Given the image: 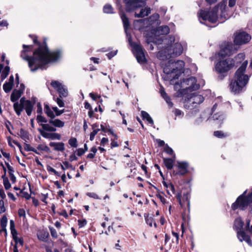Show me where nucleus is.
<instances>
[{"label":"nucleus","instance_id":"1","mask_svg":"<svg viewBox=\"0 0 252 252\" xmlns=\"http://www.w3.org/2000/svg\"><path fill=\"white\" fill-rule=\"evenodd\" d=\"M21 57L27 61L29 66L32 71H35L38 69H44L45 66L51 62L58 61L61 57L60 51L49 52L46 47H40L34 52L32 57L28 56L27 53L32 50L31 46L23 45Z\"/></svg>","mask_w":252,"mask_h":252},{"label":"nucleus","instance_id":"2","mask_svg":"<svg viewBox=\"0 0 252 252\" xmlns=\"http://www.w3.org/2000/svg\"><path fill=\"white\" fill-rule=\"evenodd\" d=\"M226 1H222L216 5L211 11L201 10L198 15L200 22L202 23L201 19L204 21L208 20L211 23H216L219 19L220 22H223L229 18L231 12L226 6Z\"/></svg>","mask_w":252,"mask_h":252},{"label":"nucleus","instance_id":"3","mask_svg":"<svg viewBox=\"0 0 252 252\" xmlns=\"http://www.w3.org/2000/svg\"><path fill=\"white\" fill-rule=\"evenodd\" d=\"M248 61L243 62L235 72L234 80L230 84V89L235 94L239 93L246 86L249 80V76L245 73Z\"/></svg>","mask_w":252,"mask_h":252},{"label":"nucleus","instance_id":"4","mask_svg":"<svg viewBox=\"0 0 252 252\" xmlns=\"http://www.w3.org/2000/svg\"><path fill=\"white\" fill-rule=\"evenodd\" d=\"M183 50V47L180 43L171 44L165 46L164 49L159 51L157 54V57L160 60H169L171 58H175L181 55Z\"/></svg>","mask_w":252,"mask_h":252},{"label":"nucleus","instance_id":"5","mask_svg":"<svg viewBox=\"0 0 252 252\" xmlns=\"http://www.w3.org/2000/svg\"><path fill=\"white\" fill-rule=\"evenodd\" d=\"M185 63L183 61H178L176 62H171L169 60L163 67L164 73L169 75L171 80L178 79L180 75L183 72Z\"/></svg>","mask_w":252,"mask_h":252},{"label":"nucleus","instance_id":"6","mask_svg":"<svg viewBox=\"0 0 252 252\" xmlns=\"http://www.w3.org/2000/svg\"><path fill=\"white\" fill-rule=\"evenodd\" d=\"M204 101V97L200 94L195 93L188 95L185 99L184 106L187 109H192Z\"/></svg>","mask_w":252,"mask_h":252},{"label":"nucleus","instance_id":"7","mask_svg":"<svg viewBox=\"0 0 252 252\" xmlns=\"http://www.w3.org/2000/svg\"><path fill=\"white\" fill-rule=\"evenodd\" d=\"M235 66L234 61L232 59H227L219 61L215 66L216 71L223 74Z\"/></svg>","mask_w":252,"mask_h":252},{"label":"nucleus","instance_id":"8","mask_svg":"<svg viewBox=\"0 0 252 252\" xmlns=\"http://www.w3.org/2000/svg\"><path fill=\"white\" fill-rule=\"evenodd\" d=\"M128 41L132 47V51L135 55L137 61L139 63H144L146 62V58L142 47L138 44L132 43L130 37H128Z\"/></svg>","mask_w":252,"mask_h":252},{"label":"nucleus","instance_id":"9","mask_svg":"<svg viewBox=\"0 0 252 252\" xmlns=\"http://www.w3.org/2000/svg\"><path fill=\"white\" fill-rule=\"evenodd\" d=\"M237 50L236 48L231 43H224L221 45V49L219 52V56L221 57L229 56L234 53Z\"/></svg>","mask_w":252,"mask_h":252},{"label":"nucleus","instance_id":"10","mask_svg":"<svg viewBox=\"0 0 252 252\" xmlns=\"http://www.w3.org/2000/svg\"><path fill=\"white\" fill-rule=\"evenodd\" d=\"M182 86L187 91H192L198 90L200 85L196 83V80L194 77L189 78L183 81Z\"/></svg>","mask_w":252,"mask_h":252},{"label":"nucleus","instance_id":"11","mask_svg":"<svg viewBox=\"0 0 252 252\" xmlns=\"http://www.w3.org/2000/svg\"><path fill=\"white\" fill-rule=\"evenodd\" d=\"M251 39V36L245 32L236 33L234 42L236 45H242L248 43Z\"/></svg>","mask_w":252,"mask_h":252},{"label":"nucleus","instance_id":"12","mask_svg":"<svg viewBox=\"0 0 252 252\" xmlns=\"http://www.w3.org/2000/svg\"><path fill=\"white\" fill-rule=\"evenodd\" d=\"M147 0H124L126 8L128 11L135 10L144 4Z\"/></svg>","mask_w":252,"mask_h":252},{"label":"nucleus","instance_id":"13","mask_svg":"<svg viewBox=\"0 0 252 252\" xmlns=\"http://www.w3.org/2000/svg\"><path fill=\"white\" fill-rule=\"evenodd\" d=\"M51 85L60 94V97H66L68 94V91L64 86L57 81H52Z\"/></svg>","mask_w":252,"mask_h":252},{"label":"nucleus","instance_id":"14","mask_svg":"<svg viewBox=\"0 0 252 252\" xmlns=\"http://www.w3.org/2000/svg\"><path fill=\"white\" fill-rule=\"evenodd\" d=\"M176 167L177 168V171L176 174L183 175L188 172L189 164L185 161H177Z\"/></svg>","mask_w":252,"mask_h":252},{"label":"nucleus","instance_id":"15","mask_svg":"<svg viewBox=\"0 0 252 252\" xmlns=\"http://www.w3.org/2000/svg\"><path fill=\"white\" fill-rule=\"evenodd\" d=\"M20 102L23 104L24 109H25L27 115L30 116L32 111L33 103L30 100H25L23 97L21 98Z\"/></svg>","mask_w":252,"mask_h":252},{"label":"nucleus","instance_id":"16","mask_svg":"<svg viewBox=\"0 0 252 252\" xmlns=\"http://www.w3.org/2000/svg\"><path fill=\"white\" fill-rule=\"evenodd\" d=\"M40 134L44 138L51 139L60 140L61 139V135L57 133H50L44 130H41V129H38Z\"/></svg>","mask_w":252,"mask_h":252},{"label":"nucleus","instance_id":"17","mask_svg":"<svg viewBox=\"0 0 252 252\" xmlns=\"http://www.w3.org/2000/svg\"><path fill=\"white\" fill-rule=\"evenodd\" d=\"M237 237L240 241H245L249 245H252V242L250 236L247 235L243 231L241 230L237 232Z\"/></svg>","mask_w":252,"mask_h":252},{"label":"nucleus","instance_id":"18","mask_svg":"<svg viewBox=\"0 0 252 252\" xmlns=\"http://www.w3.org/2000/svg\"><path fill=\"white\" fill-rule=\"evenodd\" d=\"M21 88L20 90H15L13 91L10 97V99L12 102H15L21 96L23 90H24V85H21Z\"/></svg>","mask_w":252,"mask_h":252},{"label":"nucleus","instance_id":"19","mask_svg":"<svg viewBox=\"0 0 252 252\" xmlns=\"http://www.w3.org/2000/svg\"><path fill=\"white\" fill-rule=\"evenodd\" d=\"M49 145L54 148V150L63 152L64 150V145L62 142H50Z\"/></svg>","mask_w":252,"mask_h":252},{"label":"nucleus","instance_id":"20","mask_svg":"<svg viewBox=\"0 0 252 252\" xmlns=\"http://www.w3.org/2000/svg\"><path fill=\"white\" fill-rule=\"evenodd\" d=\"M49 123L55 128L59 127L62 128L64 126V122L60 120L59 119H52L49 120Z\"/></svg>","mask_w":252,"mask_h":252},{"label":"nucleus","instance_id":"21","mask_svg":"<svg viewBox=\"0 0 252 252\" xmlns=\"http://www.w3.org/2000/svg\"><path fill=\"white\" fill-rule=\"evenodd\" d=\"M40 126H42V129L41 130H44V131L47 132H55L56 131V128H55L52 124H50L49 122L47 124H40Z\"/></svg>","mask_w":252,"mask_h":252},{"label":"nucleus","instance_id":"22","mask_svg":"<svg viewBox=\"0 0 252 252\" xmlns=\"http://www.w3.org/2000/svg\"><path fill=\"white\" fill-rule=\"evenodd\" d=\"M243 225L244 222L240 218H238L235 219L234 223V227L237 232L243 229Z\"/></svg>","mask_w":252,"mask_h":252},{"label":"nucleus","instance_id":"23","mask_svg":"<svg viewBox=\"0 0 252 252\" xmlns=\"http://www.w3.org/2000/svg\"><path fill=\"white\" fill-rule=\"evenodd\" d=\"M120 16L121 17V19L122 20L124 27L125 30V32L127 35H128L127 33V30L129 26V23L128 21V19L126 16V15L124 14L120 13Z\"/></svg>","mask_w":252,"mask_h":252},{"label":"nucleus","instance_id":"24","mask_svg":"<svg viewBox=\"0 0 252 252\" xmlns=\"http://www.w3.org/2000/svg\"><path fill=\"white\" fill-rule=\"evenodd\" d=\"M169 28L168 26H161L158 28L156 32V34L158 35L167 34L169 32Z\"/></svg>","mask_w":252,"mask_h":252},{"label":"nucleus","instance_id":"25","mask_svg":"<svg viewBox=\"0 0 252 252\" xmlns=\"http://www.w3.org/2000/svg\"><path fill=\"white\" fill-rule=\"evenodd\" d=\"M245 55L244 53H240L236 56L234 59H232L235 63V66L239 63H243L244 61Z\"/></svg>","mask_w":252,"mask_h":252},{"label":"nucleus","instance_id":"26","mask_svg":"<svg viewBox=\"0 0 252 252\" xmlns=\"http://www.w3.org/2000/svg\"><path fill=\"white\" fill-rule=\"evenodd\" d=\"M151 13V9L149 7H146L144 9H142L139 14L135 13V16L136 17H144L148 16Z\"/></svg>","mask_w":252,"mask_h":252},{"label":"nucleus","instance_id":"27","mask_svg":"<svg viewBox=\"0 0 252 252\" xmlns=\"http://www.w3.org/2000/svg\"><path fill=\"white\" fill-rule=\"evenodd\" d=\"M160 93L162 97L165 99L168 105L172 107L173 106V103L171 101L170 98L168 96L167 94L164 91L163 88L160 90Z\"/></svg>","mask_w":252,"mask_h":252},{"label":"nucleus","instance_id":"28","mask_svg":"<svg viewBox=\"0 0 252 252\" xmlns=\"http://www.w3.org/2000/svg\"><path fill=\"white\" fill-rule=\"evenodd\" d=\"M44 111L47 116L50 118L51 119L55 118L56 115H55L53 110H52L48 105H45L44 107Z\"/></svg>","mask_w":252,"mask_h":252},{"label":"nucleus","instance_id":"29","mask_svg":"<svg viewBox=\"0 0 252 252\" xmlns=\"http://www.w3.org/2000/svg\"><path fill=\"white\" fill-rule=\"evenodd\" d=\"M8 219L6 215L3 216L0 221V225L2 228V231H4L6 234L7 233L6 226L7 223Z\"/></svg>","mask_w":252,"mask_h":252},{"label":"nucleus","instance_id":"30","mask_svg":"<svg viewBox=\"0 0 252 252\" xmlns=\"http://www.w3.org/2000/svg\"><path fill=\"white\" fill-rule=\"evenodd\" d=\"M13 107L16 114L18 116L20 115L21 112L24 109L23 104H22L20 102V103H19L18 102H15L14 104Z\"/></svg>","mask_w":252,"mask_h":252},{"label":"nucleus","instance_id":"31","mask_svg":"<svg viewBox=\"0 0 252 252\" xmlns=\"http://www.w3.org/2000/svg\"><path fill=\"white\" fill-rule=\"evenodd\" d=\"M19 135L20 137L26 142H27V140L30 138V134L29 132L23 129H21L20 130Z\"/></svg>","mask_w":252,"mask_h":252},{"label":"nucleus","instance_id":"32","mask_svg":"<svg viewBox=\"0 0 252 252\" xmlns=\"http://www.w3.org/2000/svg\"><path fill=\"white\" fill-rule=\"evenodd\" d=\"M48 233L44 231H40L37 234L38 238L42 241H46L48 237Z\"/></svg>","mask_w":252,"mask_h":252},{"label":"nucleus","instance_id":"33","mask_svg":"<svg viewBox=\"0 0 252 252\" xmlns=\"http://www.w3.org/2000/svg\"><path fill=\"white\" fill-rule=\"evenodd\" d=\"M141 116L143 119H146L149 123L150 124L153 125L154 121L152 118L150 117L149 114L145 111H142L141 112Z\"/></svg>","mask_w":252,"mask_h":252},{"label":"nucleus","instance_id":"34","mask_svg":"<svg viewBox=\"0 0 252 252\" xmlns=\"http://www.w3.org/2000/svg\"><path fill=\"white\" fill-rule=\"evenodd\" d=\"M37 149L39 151H43L47 153L50 152L49 148L44 144H39L37 146Z\"/></svg>","mask_w":252,"mask_h":252},{"label":"nucleus","instance_id":"35","mask_svg":"<svg viewBox=\"0 0 252 252\" xmlns=\"http://www.w3.org/2000/svg\"><path fill=\"white\" fill-rule=\"evenodd\" d=\"M174 160L171 158H164V163L167 168L171 169L173 167Z\"/></svg>","mask_w":252,"mask_h":252},{"label":"nucleus","instance_id":"36","mask_svg":"<svg viewBox=\"0 0 252 252\" xmlns=\"http://www.w3.org/2000/svg\"><path fill=\"white\" fill-rule=\"evenodd\" d=\"M12 238H13V240H14L16 245L18 244H19L21 246H22L23 245V243H24L23 240L22 238H19L18 237V233H16L14 235H12Z\"/></svg>","mask_w":252,"mask_h":252},{"label":"nucleus","instance_id":"37","mask_svg":"<svg viewBox=\"0 0 252 252\" xmlns=\"http://www.w3.org/2000/svg\"><path fill=\"white\" fill-rule=\"evenodd\" d=\"M144 217L145 218V220L146 223L150 226L152 227L153 226V223H154V226L157 227V224L156 222H154L153 219L152 218H149L148 215L146 214L144 215Z\"/></svg>","mask_w":252,"mask_h":252},{"label":"nucleus","instance_id":"38","mask_svg":"<svg viewBox=\"0 0 252 252\" xmlns=\"http://www.w3.org/2000/svg\"><path fill=\"white\" fill-rule=\"evenodd\" d=\"M13 85V84L9 82H6L3 86V90L5 93H9L12 89Z\"/></svg>","mask_w":252,"mask_h":252},{"label":"nucleus","instance_id":"39","mask_svg":"<svg viewBox=\"0 0 252 252\" xmlns=\"http://www.w3.org/2000/svg\"><path fill=\"white\" fill-rule=\"evenodd\" d=\"M3 183L6 189H8L11 187V185L8 181V178L5 176H2Z\"/></svg>","mask_w":252,"mask_h":252},{"label":"nucleus","instance_id":"40","mask_svg":"<svg viewBox=\"0 0 252 252\" xmlns=\"http://www.w3.org/2000/svg\"><path fill=\"white\" fill-rule=\"evenodd\" d=\"M10 229L12 235H14L16 233H17V231L15 228V223L13 220H10Z\"/></svg>","mask_w":252,"mask_h":252},{"label":"nucleus","instance_id":"41","mask_svg":"<svg viewBox=\"0 0 252 252\" xmlns=\"http://www.w3.org/2000/svg\"><path fill=\"white\" fill-rule=\"evenodd\" d=\"M9 72V67L5 66L4 70L2 71L1 74V78L2 80H4L8 75Z\"/></svg>","mask_w":252,"mask_h":252},{"label":"nucleus","instance_id":"42","mask_svg":"<svg viewBox=\"0 0 252 252\" xmlns=\"http://www.w3.org/2000/svg\"><path fill=\"white\" fill-rule=\"evenodd\" d=\"M168 186L169 188H168L166 189L167 193L170 195H171V193L175 194V189L173 185L171 183H169V185Z\"/></svg>","mask_w":252,"mask_h":252},{"label":"nucleus","instance_id":"43","mask_svg":"<svg viewBox=\"0 0 252 252\" xmlns=\"http://www.w3.org/2000/svg\"><path fill=\"white\" fill-rule=\"evenodd\" d=\"M103 11L106 13H113V8L111 5L106 4L103 7Z\"/></svg>","mask_w":252,"mask_h":252},{"label":"nucleus","instance_id":"44","mask_svg":"<svg viewBox=\"0 0 252 252\" xmlns=\"http://www.w3.org/2000/svg\"><path fill=\"white\" fill-rule=\"evenodd\" d=\"M52 110L55 112L56 116H59L64 112V109L59 110L57 107H53Z\"/></svg>","mask_w":252,"mask_h":252},{"label":"nucleus","instance_id":"45","mask_svg":"<svg viewBox=\"0 0 252 252\" xmlns=\"http://www.w3.org/2000/svg\"><path fill=\"white\" fill-rule=\"evenodd\" d=\"M69 144L72 147L76 148L77 146V140L75 138H71L68 141Z\"/></svg>","mask_w":252,"mask_h":252},{"label":"nucleus","instance_id":"46","mask_svg":"<svg viewBox=\"0 0 252 252\" xmlns=\"http://www.w3.org/2000/svg\"><path fill=\"white\" fill-rule=\"evenodd\" d=\"M36 120L38 123H41V124H43L42 123L47 122L46 119L44 117L42 116L41 114L37 115Z\"/></svg>","mask_w":252,"mask_h":252},{"label":"nucleus","instance_id":"47","mask_svg":"<svg viewBox=\"0 0 252 252\" xmlns=\"http://www.w3.org/2000/svg\"><path fill=\"white\" fill-rule=\"evenodd\" d=\"M99 130L100 129L99 128L93 129V131L90 133V139L91 141L94 140L95 135Z\"/></svg>","mask_w":252,"mask_h":252},{"label":"nucleus","instance_id":"48","mask_svg":"<svg viewBox=\"0 0 252 252\" xmlns=\"http://www.w3.org/2000/svg\"><path fill=\"white\" fill-rule=\"evenodd\" d=\"M86 195L90 197L95 199H100L98 195L94 193V192H87L86 193Z\"/></svg>","mask_w":252,"mask_h":252},{"label":"nucleus","instance_id":"49","mask_svg":"<svg viewBox=\"0 0 252 252\" xmlns=\"http://www.w3.org/2000/svg\"><path fill=\"white\" fill-rule=\"evenodd\" d=\"M63 164L64 165V167L62 164H61V168L63 170H64L66 168H72V165L67 161L63 162Z\"/></svg>","mask_w":252,"mask_h":252},{"label":"nucleus","instance_id":"50","mask_svg":"<svg viewBox=\"0 0 252 252\" xmlns=\"http://www.w3.org/2000/svg\"><path fill=\"white\" fill-rule=\"evenodd\" d=\"M214 134L216 137L218 138H222L226 136V135L221 131H216L214 132Z\"/></svg>","mask_w":252,"mask_h":252},{"label":"nucleus","instance_id":"51","mask_svg":"<svg viewBox=\"0 0 252 252\" xmlns=\"http://www.w3.org/2000/svg\"><path fill=\"white\" fill-rule=\"evenodd\" d=\"M47 170L48 172H52L55 175H57V176H60V174L59 173V172H58L55 169H54L53 167H52L51 166H47Z\"/></svg>","mask_w":252,"mask_h":252},{"label":"nucleus","instance_id":"52","mask_svg":"<svg viewBox=\"0 0 252 252\" xmlns=\"http://www.w3.org/2000/svg\"><path fill=\"white\" fill-rule=\"evenodd\" d=\"M214 120L222 121L223 120V116L221 114H217L213 116Z\"/></svg>","mask_w":252,"mask_h":252},{"label":"nucleus","instance_id":"53","mask_svg":"<svg viewBox=\"0 0 252 252\" xmlns=\"http://www.w3.org/2000/svg\"><path fill=\"white\" fill-rule=\"evenodd\" d=\"M5 210L4 202L1 200L0 201V214L5 212Z\"/></svg>","mask_w":252,"mask_h":252},{"label":"nucleus","instance_id":"54","mask_svg":"<svg viewBox=\"0 0 252 252\" xmlns=\"http://www.w3.org/2000/svg\"><path fill=\"white\" fill-rule=\"evenodd\" d=\"M78 225L79 226V227H82L84 226L87 224V221L86 220H78Z\"/></svg>","mask_w":252,"mask_h":252},{"label":"nucleus","instance_id":"55","mask_svg":"<svg viewBox=\"0 0 252 252\" xmlns=\"http://www.w3.org/2000/svg\"><path fill=\"white\" fill-rule=\"evenodd\" d=\"M89 95L90 97L94 100H96L97 99L100 98V96L99 95L92 93H90Z\"/></svg>","mask_w":252,"mask_h":252},{"label":"nucleus","instance_id":"56","mask_svg":"<svg viewBox=\"0 0 252 252\" xmlns=\"http://www.w3.org/2000/svg\"><path fill=\"white\" fill-rule=\"evenodd\" d=\"M24 149L27 151H32L33 150V147L30 146V144L27 143H25L24 145Z\"/></svg>","mask_w":252,"mask_h":252},{"label":"nucleus","instance_id":"57","mask_svg":"<svg viewBox=\"0 0 252 252\" xmlns=\"http://www.w3.org/2000/svg\"><path fill=\"white\" fill-rule=\"evenodd\" d=\"M50 230L52 236L55 238H57L58 234L56 230L53 228H50Z\"/></svg>","mask_w":252,"mask_h":252},{"label":"nucleus","instance_id":"58","mask_svg":"<svg viewBox=\"0 0 252 252\" xmlns=\"http://www.w3.org/2000/svg\"><path fill=\"white\" fill-rule=\"evenodd\" d=\"M56 102H57L58 105L60 107H63L64 105V103L63 101L61 99H60L59 98H57Z\"/></svg>","mask_w":252,"mask_h":252},{"label":"nucleus","instance_id":"59","mask_svg":"<svg viewBox=\"0 0 252 252\" xmlns=\"http://www.w3.org/2000/svg\"><path fill=\"white\" fill-rule=\"evenodd\" d=\"M21 194L23 197H25L27 199H29L31 197V195L27 192L22 190Z\"/></svg>","mask_w":252,"mask_h":252},{"label":"nucleus","instance_id":"60","mask_svg":"<svg viewBox=\"0 0 252 252\" xmlns=\"http://www.w3.org/2000/svg\"><path fill=\"white\" fill-rule=\"evenodd\" d=\"M108 141L109 140L108 138L103 137L102 138L101 140L100 144L101 145L104 146H105V145L107 144L108 143Z\"/></svg>","mask_w":252,"mask_h":252},{"label":"nucleus","instance_id":"61","mask_svg":"<svg viewBox=\"0 0 252 252\" xmlns=\"http://www.w3.org/2000/svg\"><path fill=\"white\" fill-rule=\"evenodd\" d=\"M76 152L78 156H81L85 153V151L83 149L79 148L76 150Z\"/></svg>","mask_w":252,"mask_h":252},{"label":"nucleus","instance_id":"62","mask_svg":"<svg viewBox=\"0 0 252 252\" xmlns=\"http://www.w3.org/2000/svg\"><path fill=\"white\" fill-rule=\"evenodd\" d=\"M37 113L39 114H41L42 113V108L41 105L40 103L37 104Z\"/></svg>","mask_w":252,"mask_h":252},{"label":"nucleus","instance_id":"63","mask_svg":"<svg viewBox=\"0 0 252 252\" xmlns=\"http://www.w3.org/2000/svg\"><path fill=\"white\" fill-rule=\"evenodd\" d=\"M18 215L21 217H25L26 213L25 210L23 209H20L18 210Z\"/></svg>","mask_w":252,"mask_h":252},{"label":"nucleus","instance_id":"64","mask_svg":"<svg viewBox=\"0 0 252 252\" xmlns=\"http://www.w3.org/2000/svg\"><path fill=\"white\" fill-rule=\"evenodd\" d=\"M6 167L7 168V169L8 170L9 174L10 173H13L14 170L12 166H11L9 163H6Z\"/></svg>","mask_w":252,"mask_h":252}]
</instances>
